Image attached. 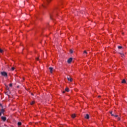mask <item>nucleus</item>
Returning a JSON list of instances; mask_svg holds the SVG:
<instances>
[{"label":"nucleus","mask_w":127,"mask_h":127,"mask_svg":"<svg viewBox=\"0 0 127 127\" xmlns=\"http://www.w3.org/2000/svg\"><path fill=\"white\" fill-rule=\"evenodd\" d=\"M34 104H35V102L34 101H32L30 103L31 105H34Z\"/></svg>","instance_id":"4468645a"},{"label":"nucleus","mask_w":127,"mask_h":127,"mask_svg":"<svg viewBox=\"0 0 127 127\" xmlns=\"http://www.w3.org/2000/svg\"><path fill=\"white\" fill-rule=\"evenodd\" d=\"M0 116H1V112H0Z\"/></svg>","instance_id":"cd10ccee"},{"label":"nucleus","mask_w":127,"mask_h":127,"mask_svg":"<svg viewBox=\"0 0 127 127\" xmlns=\"http://www.w3.org/2000/svg\"><path fill=\"white\" fill-rule=\"evenodd\" d=\"M122 84H126L127 82L126 81L125 79H123L122 81Z\"/></svg>","instance_id":"1a4fd4ad"},{"label":"nucleus","mask_w":127,"mask_h":127,"mask_svg":"<svg viewBox=\"0 0 127 127\" xmlns=\"http://www.w3.org/2000/svg\"><path fill=\"white\" fill-rule=\"evenodd\" d=\"M31 95H33V94L31 93Z\"/></svg>","instance_id":"2f4dec72"},{"label":"nucleus","mask_w":127,"mask_h":127,"mask_svg":"<svg viewBox=\"0 0 127 127\" xmlns=\"http://www.w3.org/2000/svg\"><path fill=\"white\" fill-rule=\"evenodd\" d=\"M118 121H121V118H118Z\"/></svg>","instance_id":"a878e982"},{"label":"nucleus","mask_w":127,"mask_h":127,"mask_svg":"<svg viewBox=\"0 0 127 127\" xmlns=\"http://www.w3.org/2000/svg\"><path fill=\"white\" fill-rule=\"evenodd\" d=\"M6 90H9V87H8V86H6Z\"/></svg>","instance_id":"5701e85b"},{"label":"nucleus","mask_w":127,"mask_h":127,"mask_svg":"<svg viewBox=\"0 0 127 127\" xmlns=\"http://www.w3.org/2000/svg\"><path fill=\"white\" fill-rule=\"evenodd\" d=\"M120 54L121 55V57L124 58L125 56V54H124L123 53H120Z\"/></svg>","instance_id":"ddd939ff"},{"label":"nucleus","mask_w":127,"mask_h":127,"mask_svg":"<svg viewBox=\"0 0 127 127\" xmlns=\"http://www.w3.org/2000/svg\"><path fill=\"white\" fill-rule=\"evenodd\" d=\"M70 53L71 54H72V53H73V50H70V51H69Z\"/></svg>","instance_id":"f3484780"},{"label":"nucleus","mask_w":127,"mask_h":127,"mask_svg":"<svg viewBox=\"0 0 127 127\" xmlns=\"http://www.w3.org/2000/svg\"><path fill=\"white\" fill-rule=\"evenodd\" d=\"M73 60V58H69L68 60H67V63H68L69 64H70V63H71L72 62V61Z\"/></svg>","instance_id":"7ed1b4c3"},{"label":"nucleus","mask_w":127,"mask_h":127,"mask_svg":"<svg viewBox=\"0 0 127 127\" xmlns=\"http://www.w3.org/2000/svg\"><path fill=\"white\" fill-rule=\"evenodd\" d=\"M50 18H51V19H52V16H50Z\"/></svg>","instance_id":"c85d7f7f"},{"label":"nucleus","mask_w":127,"mask_h":127,"mask_svg":"<svg viewBox=\"0 0 127 127\" xmlns=\"http://www.w3.org/2000/svg\"><path fill=\"white\" fill-rule=\"evenodd\" d=\"M122 48H123V47H122V46H119L118 47L119 49H122Z\"/></svg>","instance_id":"6ab92c4d"},{"label":"nucleus","mask_w":127,"mask_h":127,"mask_svg":"<svg viewBox=\"0 0 127 127\" xmlns=\"http://www.w3.org/2000/svg\"><path fill=\"white\" fill-rule=\"evenodd\" d=\"M50 1H51V0H46V1L45 2V4L42 5L43 7H46V5H47V4H48V3H49V2H50Z\"/></svg>","instance_id":"f03ea898"},{"label":"nucleus","mask_w":127,"mask_h":127,"mask_svg":"<svg viewBox=\"0 0 127 127\" xmlns=\"http://www.w3.org/2000/svg\"><path fill=\"white\" fill-rule=\"evenodd\" d=\"M17 125L18 126H21V122H18Z\"/></svg>","instance_id":"dca6fc26"},{"label":"nucleus","mask_w":127,"mask_h":127,"mask_svg":"<svg viewBox=\"0 0 127 127\" xmlns=\"http://www.w3.org/2000/svg\"><path fill=\"white\" fill-rule=\"evenodd\" d=\"M1 119L3 120V122H5L6 121V117H1Z\"/></svg>","instance_id":"423d86ee"},{"label":"nucleus","mask_w":127,"mask_h":127,"mask_svg":"<svg viewBox=\"0 0 127 127\" xmlns=\"http://www.w3.org/2000/svg\"><path fill=\"white\" fill-rule=\"evenodd\" d=\"M2 52H3V51L1 49H0V53H2Z\"/></svg>","instance_id":"a211bd4d"},{"label":"nucleus","mask_w":127,"mask_h":127,"mask_svg":"<svg viewBox=\"0 0 127 127\" xmlns=\"http://www.w3.org/2000/svg\"><path fill=\"white\" fill-rule=\"evenodd\" d=\"M83 54L85 56V55H86V54H88V53L87 52V51H84L83 52Z\"/></svg>","instance_id":"f8f14e48"},{"label":"nucleus","mask_w":127,"mask_h":127,"mask_svg":"<svg viewBox=\"0 0 127 127\" xmlns=\"http://www.w3.org/2000/svg\"><path fill=\"white\" fill-rule=\"evenodd\" d=\"M0 74L1 76H3V77H7V72H5V71H1L0 72Z\"/></svg>","instance_id":"f257e3e1"},{"label":"nucleus","mask_w":127,"mask_h":127,"mask_svg":"<svg viewBox=\"0 0 127 127\" xmlns=\"http://www.w3.org/2000/svg\"><path fill=\"white\" fill-rule=\"evenodd\" d=\"M110 114L111 115V116H112V117H114L115 116L114 114H113V111H110Z\"/></svg>","instance_id":"9b49d317"},{"label":"nucleus","mask_w":127,"mask_h":127,"mask_svg":"<svg viewBox=\"0 0 127 127\" xmlns=\"http://www.w3.org/2000/svg\"><path fill=\"white\" fill-rule=\"evenodd\" d=\"M49 69L50 70L51 73H52L53 72V67H49Z\"/></svg>","instance_id":"0eeeda50"},{"label":"nucleus","mask_w":127,"mask_h":127,"mask_svg":"<svg viewBox=\"0 0 127 127\" xmlns=\"http://www.w3.org/2000/svg\"><path fill=\"white\" fill-rule=\"evenodd\" d=\"M0 113L1 114H3V113H4V109L3 108L1 109V110H0Z\"/></svg>","instance_id":"6e6552de"},{"label":"nucleus","mask_w":127,"mask_h":127,"mask_svg":"<svg viewBox=\"0 0 127 127\" xmlns=\"http://www.w3.org/2000/svg\"><path fill=\"white\" fill-rule=\"evenodd\" d=\"M80 13H83V12H80Z\"/></svg>","instance_id":"c756f323"},{"label":"nucleus","mask_w":127,"mask_h":127,"mask_svg":"<svg viewBox=\"0 0 127 127\" xmlns=\"http://www.w3.org/2000/svg\"><path fill=\"white\" fill-rule=\"evenodd\" d=\"M122 34H124V33H122Z\"/></svg>","instance_id":"7c9ffc66"},{"label":"nucleus","mask_w":127,"mask_h":127,"mask_svg":"<svg viewBox=\"0 0 127 127\" xmlns=\"http://www.w3.org/2000/svg\"><path fill=\"white\" fill-rule=\"evenodd\" d=\"M67 79L68 81H69L70 82H72V81H73V79H72L70 76H67Z\"/></svg>","instance_id":"20e7f679"},{"label":"nucleus","mask_w":127,"mask_h":127,"mask_svg":"<svg viewBox=\"0 0 127 127\" xmlns=\"http://www.w3.org/2000/svg\"><path fill=\"white\" fill-rule=\"evenodd\" d=\"M71 118H72V119H75V118H76V115L75 114H72L71 115Z\"/></svg>","instance_id":"9d476101"},{"label":"nucleus","mask_w":127,"mask_h":127,"mask_svg":"<svg viewBox=\"0 0 127 127\" xmlns=\"http://www.w3.org/2000/svg\"><path fill=\"white\" fill-rule=\"evenodd\" d=\"M114 117H115V118H118V115H115Z\"/></svg>","instance_id":"393cba45"},{"label":"nucleus","mask_w":127,"mask_h":127,"mask_svg":"<svg viewBox=\"0 0 127 127\" xmlns=\"http://www.w3.org/2000/svg\"><path fill=\"white\" fill-rule=\"evenodd\" d=\"M9 87H12V83H10L9 84Z\"/></svg>","instance_id":"4be33fe9"},{"label":"nucleus","mask_w":127,"mask_h":127,"mask_svg":"<svg viewBox=\"0 0 127 127\" xmlns=\"http://www.w3.org/2000/svg\"><path fill=\"white\" fill-rule=\"evenodd\" d=\"M11 70H12V71H14V67H12L11 68Z\"/></svg>","instance_id":"412c9836"},{"label":"nucleus","mask_w":127,"mask_h":127,"mask_svg":"<svg viewBox=\"0 0 127 127\" xmlns=\"http://www.w3.org/2000/svg\"><path fill=\"white\" fill-rule=\"evenodd\" d=\"M84 118H85V119H86L87 120H89L90 119V116H89V114H86Z\"/></svg>","instance_id":"39448f33"},{"label":"nucleus","mask_w":127,"mask_h":127,"mask_svg":"<svg viewBox=\"0 0 127 127\" xmlns=\"http://www.w3.org/2000/svg\"><path fill=\"white\" fill-rule=\"evenodd\" d=\"M63 94H64L65 93V91H63Z\"/></svg>","instance_id":"bb28decb"},{"label":"nucleus","mask_w":127,"mask_h":127,"mask_svg":"<svg viewBox=\"0 0 127 127\" xmlns=\"http://www.w3.org/2000/svg\"><path fill=\"white\" fill-rule=\"evenodd\" d=\"M98 97L100 98L101 96H99Z\"/></svg>","instance_id":"473e14b6"},{"label":"nucleus","mask_w":127,"mask_h":127,"mask_svg":"<svg viewBox=\"0 0 127 127\" xmlns=\"http://www.w3.org/2000/svg\"><path fill=\"white\" fill-rule=\"evenodd\" d=\"M0 107H1V108H3V106H2V105L0 103Z\"/></svg>","instance_id":"aec40b11"},{"label":"nucleus","mask_w":127,"mask_h":127,"mask_svg":"<svg viewBox=\"0 0 127 127\" xmlns=\"http://www.w3.org/2000/svg\"><path fill=\"white\" fill-rule=\"evenodd\" d=\"M65 91L66 92H69V88H65Z\"/></svg>","instance_id":"2eb2a0df"},{"label":"nucleus","mask_w":127,"mask_h":127,"mask_svg":"<svg viewBox=\"0 0 127 127\" xmlns=\"http://www.w3.org/2000/svg\"><path fill=\"white\" fill-rule=\"evenodd\" d=\"M36 60H37V61H38V60H39V58H37L36 59Z\"/></svg>","instance_id":"b1692460"}]
</instances>
